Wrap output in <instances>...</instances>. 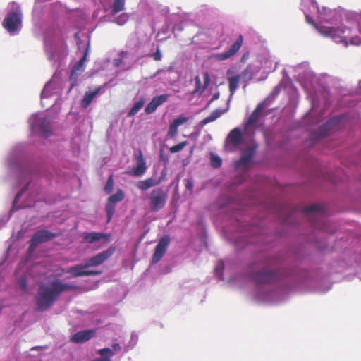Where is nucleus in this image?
<instances>
[{
    "instance_id": "7",
    "label": "nucleus",
    "mask_w": 361,
    "mask_h": 361,
    "mask_svg": "<svg viewBox=\"0 0 361 361\" xmlns=\"http://www.w3.org/2000/svg\"><path fill=\"white\" fill-rule=\"evenodd\" d=\"M345 124V116H334L331 117L324 124L322 125L317 130L310 135V140L313 145H316L322 139L329 136L342 128Z\"/></svg>"
},
{
    "instance_id": "53",
    "label": "nucleus",
    "mask_w": 361,
    "mask_h": 361,
    "mask_svg": "<svg viewBox=\"0 0 361 361\" xmlns=\"http://www.w3.org/2000/svg\"><path fill=\"white\" fill-rule=\"evenodd\" d=\"M219 98V92H215L213 94L212 99L208 102V104H210L214 101L217 100Z\"/></svg>"
},
{
    "instance_id": "32",
    "label": "nucleus",
    "mask_w": 361,
    "mask_h": 361,
    "mask_svg": "<svg viewBox=\"0 0 361 361\" xmlns=\"http://www.w3.org/2000/svg\"><path fill=\"white\" fill-rule=\"evenodd\" d=\"M229 92L230 96L227 101V105L228 106L230 102L232 99L233 95L239 86L240 78L239 76H233L229 78Z\"/></svg>"
},
{
    "instance_id": "15",
    "label": "nucleus",
    "mask_w": 361,
    "mask_h": 361,
    "mask_svg": "<svg viewBox=\"0 0 361 361\" xmlns=\"http://www.w3.org/2000/svg\"><path fill=\"white\" fill-rule=\"evenodd\" d=\"M115 252V247H110L107 250H104L87 259L85 263L87 268L97 267L109 259Z\"/></svg>"
},
{
    "instance_id": "18",
    "label": "nucleus",
    "mask_w": 361,
    "mask_h": 361,
    "mask_svg": "<svg viewBox=\"0 0 361 361\" xmlns=\"http://www.w3.org/2000/svg\"><path fill=\"white\" fill-rule=\"evenodd\" d=\"M85 263L75 264L70 267L66 271V273L71 274L74 277L85 276H97L102 274L101 271L87 270Z\"/></svg>"
},
{
    "instance_id": "57",
    "label": "nucleus",
    "mask_w": 361,
    "mask_h": 361,
    "mask_svg": "<svg viewBox=\"0 0 361 361\" xmlns=\"http://www.w3.org/2000/svg\"><path fill=\"white\" fill-rule=\"evenodd\" d=\"M322 76H323L324 78H326V79L330 78V76H329V75H328L327 74H324V75H323Z\"/></svg>"
},
{
    "instance_id": "63",
    "label": "nucleus",
    "mask_w": 361,
    "mask_h": 361,
    "mask_svg": "<svg viewBox=\"0 0 361 361\" xmlns=\"http://www.w3.org/2000/svg\"><path fill=\"white\" fill-rule=\"evenodd\" d=\"M208 136H209L208 139H211L212 138L211 135H209Z\"/></svg>"
},
{
    "instance_id": "31",
    "label": "nucleus",
    "mask_w": 361,
    "mask_h": 361,
    "mask_svg": "<svg viewBox=\"0 0 361 361\" xmlns=\"http://www.w3.org/2000/svg\"><path fill=\"white\" fill-rule=\"evenodd\" d=\"M227 110H228V108L224 111H221L219 109H215L210 114L209 116H208L207 117H206L205 118H204L203 120L201 121L200 125L202 126H204L209 123L216 121L217 118H219L221 116V114L226 112Z\"/></svg>"
},
{
    "instance_id": "11",
    "label": "nucleus",
    "mask_w": 361,
    "mask_h": 361,
    "mask_svg": "<svg viewBox=\"0 0 361 361\" xmlns=\"http://www.w3.org/2000/svg\"><path fill=\"white\" fill-rule=\"evenodd\" d=\"M262 233V231L260 228H252L247 233H241L240 238L243 240L244 245L265 244L267 241L264 240Z\"/></svg>"
},
{
    "instance_id": "13",
    "label": "nucleus",
    "mask_w": 361,
    "mask_h": 361,
    "mask_svg": "<svg viewBox=\"0 0 361 361\" xmlns=\"http://www.w3.org/2000/svg\"><path fill=\"white\" fill-rule=\"evenodd\" d=\"M124 197L125 194L121 189H118L115 194H113L109 197L105 206L107 222H109L111 220L115 213L116 204L118 202H121Z\"/></svg>"
},
{
    "instance_id": "35",
    "label": "nucleus",
    "mask_w": 361,
    "mask_h": 361,
    "mask_svg": "<svg viewBox=\"0 0 361 361\" xmlns=\"http://www.w3.org/2000/svg\"><path fill=\"white\" fill-rule=\"evenodd\" d=\"M138 342V335L135 331L131 333L130 340L124 346V351L128 352L133 349Z\"/></svg>"
},
{
    "instance_id": "12",
    "label": "nucleus",
    "mask_w": 361,
    "mask_h": 361,
    "mask_svg": "<svg viewBox=\"0 0 361 361\" xmlns=\"http://www.w3.org/2000/svg\"><path fill=\"white\" fill-rule=\"evenodd\" d=\"M56 237V234L45 229L37 231L30 240L29 250L33 251L39 245L49 241Z\"/></svg>"
},
{
    "instance_id": "34",
    "label": "nucleus",
    "mask_w": 361,
    "mask_h": 361,
    "mask_svg": "<svg viewBox=\"0 0 361 361\" xmlns=\"http://www.w3.org/2000/svg\"><path fill=\"white\" fill-rule=\"evenodd\" d=\"M145 102V101L144 98H141L138 101H136L128 112V116L132 117L136 115L138 111L143 107Z\"/></svg>"
},
{
    "instance_id": "38",
    "label": "nucleus",
    "mask_w": 361,
    "mask_h": 361,
    "mask_svg": "<svg viewBox=\"0 0 361 361\" xmlns=\"http://www.w3.org/2000/svg\"><path fill=\"white\" fill-rule=\"evenodd\" d=\"M209 157H210V164L213 168L218 169L221 166L222 159L219 155L212 152V153H210Z\"/></svg>"
},
{
    "instance_id": "3",
    "label": "nucleus",
    "mask_w": 361,
    "mask_h": 361,
    "mask_svg": "<svg viewBox=\"0 0 361 361\" xmlns=\"http://www.w3.org/2000/svg\"><path fill=\"white\" fill-rule=\"evenodd\" d=\"M306 21L324 37L336 43L361 44V11L355 12L341 8H319L315 0H300Z\"/></svg>"
},
{
    "instance_id": "1",
    "label": "nucleus",
    "mask_w": 361,
    "mask_h": 361,
    "mask_svg": "<svg viewBox=\"0 0 361 361\" xmlns=\"http://www.w3.org/2000/svg\"><path fill=\"white\" fill-rule=\"evenodd\" d=\"M302 259L301 251L295 248L260 259L261 267L247 273L248 279L256 285L253 298L258 302L278 303L284 300L288 293L297 286L317 293L330 290L332 283L329 273L322 269H300L290 263H298Z\"/></svg>"
},
{
    "instance_id": "16",
    "label": "nucleus",
    "mask_w": 361,
    "mask_h": 361,
    "mask_svg": "<svg viewBox=\"0 0 361 361\" xmlns=\"http://www.w3.org/2000/svg\"><path fill=\"white\" fill-rule=\"evenodd\" d=\"M170 244V238L169 235H164L160 238L155 247L154 254L152 255L151 264H156L161 260L167 250Z\"/></svg>"
},
{
    "instance_id": "30",
    "label": "nucleus",
    "mask_w": 361,
    "mask_h": 361,
    "mask_svg": "<svg viewBox=\"0 0 361 361\" xmlns=\"http://www.w3.org/2000/svg\"><path fill=\"white\" fill-rule=\"evenodd\" d=\"M160 180H155L153 178H149L144 180H140L137 183V188L142 191H146L150 188L154 187L160 183Z\"/></svg>"
},
{
    "instance_id": "19",
    "label": "nucleus",
    "mask_w": 361,
    "mask_h": 361,
    "mask_svg": "<svg viewBox=\"0 0 361 361\" xmlns=\"http://www.w3.org/2000/svg\"><path fill=\"white\" fill-rule=\"evenodd\" d=\"M257 145H252L245 149L240 157V159L235 162L237 168H247L252 161V159L255 155Z\"/></svg>"
},
{
    "instance_id": "59",
    "label": "nucleus",
    "mask_w": 361,
    "mask_h": 361,
    "mask_svg": "<svg viewBox=\"0 0 361 361\" xmlns=\"http://www.w3.org/2000/svg\"><path fill=\"white\" fill-rule=\"evenodd\" d=\"M358 277L361 279V272L357 273Z\"/></svg>"
},
{
    "instance_id": "20",
    "label": "nucleus",
    "mask_w": 361,
    "mask_h": 361,
    "mask_svg": "<svg viewBox=\"0 0 361 361\" xmlns=\"http://www.w3.org/2000/svg\"><path fill=\"white\" fill-rule=\"evenodd\" d=\"M302 212L310 219H313L314 216L322 217L328 214L327 208L319 204L304 207Z\"/></svg>"
},
{
    "instance_id": "4",
    "label": "nucleus",
    "mask_w": 361,
    "mask_h": 361,
    "mask_svg": "<svg viewBox=\"0 0 361 361\" xmlns=\"http://www.w3.org/2000/svg\"><path fill=\"white\" fill-rule=\"evenodd\" d=\"M77 288L73 283H64L58 278L49 277L47 282L39 286L35 295L37 309L40 312L47 310L63 293L75 290Z\"/></svg>"
},
{
    "instance_id": "28",
    "label": "nucleus",
    "mask_w": 361,
    "mask_h": 361,
    "mask_svg": "<svg viewBox=\"0 0 361 361\" xmlns=\"http://www.w3.org/2000/svg\"><path fill=\"white\" fill-rule=\"evenodd\" d=\"M109 237V234H106L104 233H99V232H89V233H84V240L89 243H93L95 242H98L102 239H108Z\"/></svg>"
},
{
    "instance_id": "10",
    "label": "nucleus",
    "mask_w": 361,
    "mask_h": 361,
    "mask_svg": "<svg viewBox=\"0 0 361 361\" xmlns=\"http://www.w3.org/2000/svg\"><path fill=\"white\" fill-rule=\"evenodd\" d=\"M59 83L56 80L55 76L48 81L41 92V104L42 107L49 109L50 104H45V100L51 99L54 95L58 94Z\"/></svg>"
},
{
    "instance_id": "21",
    "label": "nucleus",
    "mask_w": 361,
    "mask_h": 361,
    "mask_svg": "<svg viewBox=\"0 0 361 361\" xmlns=\"http://www.w3.org/2000/svg\"><path fill=\"white\" fill-rule=\"evenodd\" d=\"M269 105V98L265 99L259 104H258L248 119L245 121V127L248 128L249 127L253 126L258 121L263 111Z\"/></svg>"
},
{
    "instance_id": "44",
    "label": "nucleus",
    "mask_w": 361,
    "mask_h": 361,
    "mask_svg": "<svg viewBox=\"0 0 361 361\" xmlns=\"http://www.w3.org/2000/svg\"><path fill=\"white\" fill-rule=\"evenodd\" d=\"M128 54L126 51H121L120 56L116 58L113 61V64L115 67H120L123 62V59H124Z\"/></svg>"
},
{
    "instance_id": "8",
    "label": "nucleus",
    "mask_w": 361,
    "mask_h": 361,
    "mask_svg": "<svg viewBox=\"0 0 361 361\" xmlns=\"http://www.w3.org/2000/svg\"><path fill=\"white\" fill-rule=\"evenodd\" d=\"M29 124L32 133L47 138L52 135L50 116L44 112L33 114L29 118Z\"/></svg>"
},
{
    "instance_id": "6",
    "label": "nucleus",
    "mask_w": 361,
    "mask_h": 361,
    "mask_svg": "<svg viewBox=\"0 0 361 361\" xmlns=\"http://www.w3.org/2000/svg\"><path fill=\"white\" fill-rule=\"evenodd\" d=\"M23 18L20 5L15 1L11 2L6 8V15L2 25L11 35H17L23 27Z\"/></svg>"
},
{
    "instance_id": "17",
    "label": "nucleus",
    "mask_w": 361,
    "mask_h": 361,
    "mask_svg": "<svg viewBox=\"0 0 361 361\" xmlns=\"http://www.w3.org/2000/svg\"><path fill=\"white\" fill-rule=\"evenodd\" d=\"M243 38L240 35L231 47L225 52L212 54V58L217 61H225L235 55L240 49L243 44Z\"/></svg>"
},
{
    "instance_id": "45",
    "label": "nucleus",
    "mask_w": 361,
    "mask_h": 361,
    "mask_svg": "<svg viewBox=\"0 0 361 361\" xmlns=\"http://www.w3.org/2000/svg\"><path fill=\"white\" fill-rule=\"evenodd\" d=\"M188 121V117H186L183 115H180L178 117H177L176 118L173 119L172 123H173L176 126L179 127L180 126L183 125L185 123H187Z\"/></svg>"
},
{
    "instance_id": "37",
    "label": "nucleus",
    "mask_w": 361,
    "mask_h": 361,
    "mask_svg": "<svg viewBox=\"0 0 361 361\" xmlns=\"http://www.w3.org/2000/svg\"><path fill=\"white\" fill-rule=\"evenodd\" d=\"M112 22L116 23L118 25H123L129 19V16L126 13H123L117 16H112Z\"/></svg>"
},
{
    "instance_id": "23",
    "label": "nucleus",
    "mask_w": 361,
    "mask_h": 361,
    "mask_svg": "<svg viewBox=\"0 0 361 361\" xmlns=\"http://www.w3.org/2000/svg\"><path fill=\"white\" fill-rule=\"evenodd\" d=\"M136 165L133 168L130 174L135 177H140L147 171L146 162L141 152L136 156Z\"/></svg>"
},
{
    "instance_id": "48",
    "label": "nucleus",
    "mask_w": 361,
    "mask_h": 361,
    "mask_svg": "<svg viewBox=\"0 0 361 361\" xmlns=\"http://www.w3.org/2000/svg\"><path fill=\"white\" fill-rule=\"evenodd\" d=\"M185 188L188 190H192L194 186V182L192 178H188L184 180Z\"/></svg>"
},
{
    "instance_id": "5",
    "label": "nucleus",
    "mask_w": 361,
    "mask_h": 361,
    "mask_svg": "<svg viewBox=\"0 0 361 361\" xmlns=\"http://www.w3.org/2000/svg\"><path fill=\"white\" fill-rule=\"evenodd\" d=\"M44 51L49 61L59 67L68 54L67 46L60 32L54 27L49 28L44 34Z\"/></svg>"
},
{
    "instance_id": "9",
    "label": "nucleus",
    "mask_w": 361,
    "mask_h": 361,
    "mask_svg": "<svg viewBox=\"0 0 361 361\" xmlns=\"http://www.w3.org/2000/svg\"><path fill=\"white\" fill-rule=\"evenodd\" d=\"M167 193L161 188L153 189L149 195L151 211L157 212L162 209L166 203Z\"/></svg>"
},
{
    "instance_id": "47",
    "label": "nucleus",
    "mask_w": 361,
    "mask_h": 361,
    "mask_svg": "<svg viewBox=\"0 0 361 361\" xmlns=\"http://www.w3.org/2000/svg\"><path fill=\"white\" fill-rule=\"evenodd\" d=\"M280 90H281L280 85L276 86L274 87V89L273 90V91L271 92V93L270 94L269 97H267V98H269V101L270 100V99H271L272 100L274 99L279 94Z\"/></svg>"
},
{
    "instance_id": "58",
    "label": "nucleus",
    "mask_w": 361,
    "mask_h": 361,
    "mask_svg": "<svg viewBox=\"0 0 361 361\" xmlns=\"http://www.w3.org/2000/svg\"><path fill=\"white\" fill-rule=\"evenodd\" d=\"M38 10H40V8H38V7H37V12H36L35 14L33 13V16H35V15L38 13Z\"/></svg>"
},
{
    "instance_id": "42",
    "label": "nucleus",
    "mask_w": 361,
    "mask_h": 361,
    "mask_svg": "<svg viewBox=\"0 0 361 361\" xmlns=\"http://www.w3.org/2000/svg\"><path fill=\"white\" fill-rule=\"evenodd\" d=\"M308 68H309V63L306 61L302 62L293 67L294 71L296 73H298V75H300L302 73L306 71V70Z\"/></svg>"
},
{
    "instance_id": "26",
    "label": "nucleus",
    "mask_w": 361,
    "mask_h": 361,
    "mask_svg": "<svg viewBox=\"0 0 361 361\" xmlns=\"http://www.w3.org/2000/svg\"><path fill=\"white\" fill-rule=\"evenodd\" d=\"M243 140V135L239 128H235L228 133L226 141L231 142L234 146L239 145Z\"/></svg>"
},
{
    "instance_id": "52",
    "label": "nucleus",
    "mask_w": 361,
    "mask_h": 361,
    "mask_svg": "<svg viewBox=\"0 0 361 361\" xmlns=\"http://www.w3.org/2000/svg\"><path fill=\"white\" fill-rule=\"evenodd\" d=\"M121 349V345H120V344H119V343H112V345H111V350H112V352H113L114 353V351H115V352H118Z\"/></svg>"
},
{
    "instance_id": "2",
    "label": "nucleus",
    "mask_w": 361,
    "mask_h": 361,
    "mask_svg": "<svg viewBox=\"0 0 361 361\" xmlns=\"http://www.w3.org/2000/svg\"><path fill=\"white\" fill-rule=\"evenodd\" d=\"M25 145H15L5 158V166L8 176L15 179V188H20L13 201L12 208L8 214L0 218V228L8 221L13 212L21 209L32 207L41 200V188L37 183L38 178L45 176L51 179L61 177V173L54 167H48L30 161L25 156Z\"/></svg>"
},
{
    "instance_id": "41",
    "label": "nucleus",
    "mask_w": 361,
    "mask_h": 361,
    "mask_svg": "<svg viewBox=\"0 0 361 361\" xmlns=\"http://www.w3.org/2000/svg\"><path fill=\"white\" fill-rule=\"evenodd\" d=\"M188 145L187 141L181 142L176 145H173L169 148V151L171 153H177L183 150Z\"/></svg>"
},
{
    "instance_id": "29",
    "label": "nucleus",
    "mask_w": 361,
    "mask_h": 361,
    "mask_svg": "<svg viewBox=\"0 0 361 361\" xmlns=\"http://www.w3.org/2000/svg\"><path fill=\"white\" fill-rule=\"evenodd\" d=\"M101 90L102 87H98L92 91L86 92L81 102L82 106L84 108L88 107L94 98L100 92Z\"/></svg>"
},
{
    "instance_id": "36",
    "label": "nucleus",
    "mask_w": 361,
    "mask_h": 361,
    "mask_svg": "<svg viewBox=\"0 0 361 361\" xmlns=\"http://www.w3.org/2000/svg\"><path fill=\"white\" fill-rule=\"evenodd\" d=\"M225 267V262L223 260H219L214 267V274L219 281L224 279L223 271Z\"/></svg>"
},
{
    "instance_id": "14",
    "label": "nucleus",
    "mask_w": 361,
    "mask_h": 361,
    "mask_svg": "<svg viewBox=\"0 0 361 361\" xmlns=\"http://www.w3.org/2000/svg\"><path fill=\"white\" fill-rule=\"evenodd\" d=\"M77 45L78 50L80 51H83V56L73 67L71 71L72 74H76L78 72H82L84 71L83 64L84 62L87 60V56H88L90 49V39L88 38L86 42H82L80 39H78Z\"/></svg>"
},
{
    "instance_id": "46",
    "label": "nucleus",
    "mask_w": 361,
    "mask_h": 361,
    "mask_svg": "<svg viewBox=\"0 0 361 361\" xmlns=\"http://www.w3.org/2000/svg\"><path fill=\"white\" fill-rule=\"evenodd\" d=\"M272 134V131L269 130H266L264 132V135L268 145H271L273 144Z\"/></svg>"
},
{
    "instance_id": "50",
    "label": "nucleus",
    "mask_w": 361,
    "mask_h": 361,
    "mask_svg": "<svg viewBox=\"0 0 361 361\" xmlns=\"http://www.w3.org/2000/svg\"><path fill=\"white\" fill-rule=\"evenodd\" d=\"M151 56L154 59V61H160L161 59L162 54L159 47L157 48L156 52L151 54Z\"/></svg>"
},
{
    "instance_id": "22",
    "label": "nucleus",
    "mask_w": 361,
    "mask_h": 361,
    "mask_svg": "<svg viewBox=\"0 0 361 361\" xmlns=\"http://www.w3.org/2000/svg\"><path fill=\"white\" fill-rule=\"evenodd\" d=\"M169 98V94H163L156 97H154L150 102L145 106V111L147 114H151L154 113L157 109L165 103Z\"/></svg>"
},
{
    "instance_id": "55",
    "label": "nucleus",
    "mask_w": 361,
    "mask_h": 361,
    "mask_svg": "<svg viewBox=\"0 0 361 361\" xmlns=\"http://www.w3.org/2000/svg\"><path fill=\"white\" fill-rule=\"evenodd\" d=\"M162 12L165 14H167L169 13V8L168 7H165L162 9Z\"/></svg>"
},
{
    "instance_id": "24",
    "label": "nucleus",
    "mask_w": 361,
    "mask_h": 361,
    "mask_svg": "<svg viewBox=\"0 0 361 361\" xmlns=\"http://www.w3.org/2000/svg\"><path fill=\"white\" fill-rule=\"evenodd\" d=\"M94 334V330L87 329L80 331L72 336L71 341L75 343H82L91 339Z\"/></svg>"
},
{
    "instance_id": "60",
    "label": "nucleus",
    "mask_w": 361,
    "mask_h": 361,
    "mask_svg": "<svg viewBox=\"0 0 361 361\" xmlns=\"http://www.w3.org/2000/svg\"><path fill=\"white\" fill-rule=\"evenodd\" d=\"M359 86H360V87L361 88V80H360V82H359Z\"/></svg>"
},
{
    "instance_id": "56",
    "label": "nucleus",
    "mask_w": 361,
    "mask_h": 361,
    "mask_svg": "<svg viewBox=\"0 0 361 361\" xmlns=\"http://www.w3.org/2000/svg\"><path fill=\"white\" fill-rule=\"evenodd\" d=\"M174 30H177L178 31H181L183 30V27L180 25H176L175 27H174Z\"/></svg>"
},
{
    "instance_id": "39",
    "label": "nucleus",
    "mask_w": 361,
    "mask_h": 361,
    "mask_svg": "<svg viewBox=\"0 0 361 361\" xmlns=\"http://www.w3.org/2000/svg\"><path fill=\"white\" fill-rule=\"evenodd\" d=\"M230 202H231L230 197L225 196V195H221L217 199L215 204H216V206L219 209H222V208L226 207L227 205H228L230 204Z\"/></svg>"
},
{
    "instance_id": "43",
    "label": "nucleus",
    "mask_w": 361,
    "mask_h": 361,
    "mask_svg": "<svg viewBox=\"0 0 361 361\" xmlns=\"http://www.w3.org/2000/svg\"><path fill=\"white\" fill-rule=\"evenodd\" d=\"M178 126L173 123H171L167 132V136L169 138H173L178 133Z\"/></svg>"
},
{
    "instance_id": "62",
    "label": "nucleus",
    "mask_w": 361,
    "mask_h": 361,
    "mask_svg": "<svg viewBox=\"0 0 361 361\" xmlns=\"http://www.w3.org/2000/svg\"><path fill=\"white\" fill-rule=\"evenodd\" d=\"M208 136H209L208 139H211L212 138L211 135H209Z\"/></svg>"
},
{
    "instance_id": "54",
    "label": "nucleus",
    "mask_w": 361,
    "mask_h": 361,
    "mask_svg": "<svg viewBox=\"0 0 361 361\" xmlns=\"http://www.w3.org/2000/svg\"><path fill=\"white\" fill-rule=\"evenodd\" d=\"M159 157L161 161H164L165 162H167L169 161L167 156L164 154L163 150L160 151Z\"/></svg>"
},
{
    "instance_id": "51",
    "label": "nucleus",
    "mask_w": 361,
    "mask_h": 361,
    "mask_svg": "<svg viewBox=\"0 0 361 361\" xmlns=\"http://www.w3.org/2000/svg\"><path fill=\"white\" fill-rule=\"evenodd\" d=\"M321 229H322L323 231L328 232V233H334L335 231L334 229L329 228L327 227V222H326V221L324 222L323 224L322 225Z\"/></svg>"
},
{
    "instance_id": "61",
    "label": "nucleus",
    "mask_w": 361,
    "mask_h": 361,
    "mask_svg": "<svg viewBox=\"0 0 361 361\" xmlns=\"http://www.w3.org/2000/svg\"><path fill=\"white\" fill-rule=\"evenodd\" d=\"M314 226H319L316 224V222H314Z\"/></svg>"
},
{
    "instance_id": "25",
    "label": "nucleus",
    "mask_w": 361,
    "mask_h": 361,
    "mask_svg": "<svg viewBox=\"0 0 361 361\" xmlns=\"http://www.w3.org/2000/svg\"><path fill=\"white\" fill-rule=\"evenodd\" d=\"M204 85H202L201 80L199 75L195 78V88L193 91V94L199 93L202 94L204 91L208 87L210 82V76L207 72L203 73Z\"/></svg>"
},
{
    "instance_id": "33",
    "label": "nucleus",
    "mask_w": 361,
    "mask_h": 361,
    "mask_svg": "<svg viewBox=\"0 0 361 361\" xmlns=\"http://www.w3.org/2000/svg\"><path fill=\"white\" fill-rule=\"evenodd\" d=\"M126 0H114L111 6V13L112 16L125 10Z\"/></svg>"
},
{
    "instance_id": "40",
    "label": "nucleus",
    "mask_w": 361,
    "mask_h": 361,
    "mask_svg": "<svg viewBox=\"0 0 361 361\" xmlns=\"http://www.w3.org/2000/svg\"><path fill=\"white\" fill-rule=\"evenodd\" d=\"M114 179L113 176L111 175L108 178L105 186L104 188V190L106 193L109 194L113 191L114 189Z\"/></svg>"
},
{
    "instance_id": "27",
    "label": "nucleus",
    "mask_w": 361,
    "mask_h": 361,
    "mask_svg": "<svg viewBox=\"0 0 361 361\" xmlns=\"http://www.w3.org/2000/svg\"><path fill=\"white\" fill-rule=\"evenodd\" d=\"M317 102L315 99H312V109L306 115V118L309 119L310 123L312 124H316L321 121L323 116V113H319L318 115L316 116L317 114Z\"/></svg>"
},
{
    "instance_id": "49",
    "label": "nucleus",
    "mask_w": 361,
    "mask_h": 361,
    "mask_svg": "<svg viewBox=\"0 0 361 361\" xmlns=\"http://www.w3.org/2000/svg\"><path fill=\"white\" fill-rule=\"evenodd\" d=\"M19 286L24 290H27V279L25 276H22L18 281Z\"/></svg>"
}]
</instances>
